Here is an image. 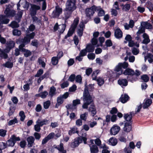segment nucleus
<instances>
[{
    "label": "nucleus",
    "instance_id": "obj_54",
    "mask_svg": "<svg viewBox=\"0 0 153 153\" xmlns=\"http://www.w3.org/2000/svg\"><path fill=\"white\" fill-rule=\"evenodd\" d=\"M3 65L6 67L10 68L13 67V64L11 62H7Z\"/></svg>",
    "mask_w": 153,
    "mask_h": 153
},
{
    "label": "nucleus",
    "instance_id": "obj_20",
    "mask_svg": "<svg viewBox=\"0 0 153 153\" xmlns=\"http://www.w3.org/2000/svg\"><path fill=\"white\" fill-rule=\"evenodd\" d=\"M114 35L115 37L118 39H120L123 37V33L120 28H117L114 31Z\"/></svg>",
    "mask_w": 153,
    "mask_h": 153
},
{
    "label": "nucleus",
    "instance_id": "obj_9",
    "mask_svg": "<svg viewBox=\"0 0 153 153\" xmlns=\"http://www.w3.org/2000/svg\"><path fill=\"white\" fill-rule=\"evenodd\" d=\"M66 27L65 24L59 25L56 23L54 26L53 29L55 31L58 30L60 34L62 33L64 31Z\"/></svg>",
    "mask_w": 153,
    "mask_h": 153
},
{
    "label": "nucleus",
    "instance_id": "obj_60",
    "mask_svg": "<svg viewBox=\"0 0 153 153\" xmlns=\"http://www.w3.org/2000/svg\"><path fill=\"white\" fill-rule=\"evenodd\" d=\"M88 115L87 112H85L83 114H81L80 116V119L85 121H86L87 119V117Z\"/></svg>",
    "mask_w": 153,
    "mask_h": 153
},
{
    "label": "nucleus",
    "instance_id": "obj_19",
    "mask_svg": "<svg viewBox=\"0 0 153 153\" xmlns=\"http://www.w3.org/2000/svg\"><path fill=\"white\" fill-rule=\"evenodd\" d=\"M135 114V113L134 112H132L130 113L129 114H125L124 117L125 119V120L126 121V122H127V123H129V122H131L132 123V121H131L132 115H134Z\"/></svg>",
    "mask_w": 153,
    "mask_h": 153
},
{
    "label": "nucleus",
    "instance_id": "obj_49",
    "mask_svg": "<svg viewBox=\"0 0 153 153\" xmlns=\"http://www.w3.org/2000/svg\"><path fill=\"white\" fill-rule=\"evenodd\" d=\"M19 115L20 117V120L21 121H23L26 117L24 111H20L19 113Z\"/></svg>",
    "mask_w": 153,
    "mask_h": 153
},
{
    "label": "nucleus",
    "instance_id": "obj_44",
    "mask_svg": "<svg viewBox=\"0 0 153 153\" xmlns=\"http://www.w3.org/2000/svg\"><path fill=\"white\" fill-rule=\"evenodd\" d=\"M75 29L71 27L68 32L67 35L65 36V38H67V36L69 37L71 36L75 30Z\"/></svg>",
    "mask_w": 153,
    "mask_h": 153
},
{
    "label": "nucleus",
    "instance_id": "obj_6",
    "mask_svg": "<svg viewBox=\"0 0 153 153\" xmlns=\"http://www.w3.org/2000/svg\"><path fill=\"white\" fill-rule=\"evenodd\" d=\"M76 0H67L65 8L67 10L74 11L76 9Z\"/></svg>",
    "mask_w": 153,
    "mask_h": 153
},
{
    "label": "nucleus",
    "instance_id": "obj_12",
    "mask_svg": "<svg viewBox=\"0 0 153 153\" xmlns=\"http://www.w3.org/2000/svg\"><path fill=\"white\" fill-rule=\"evenodd\" d=\"M30 14L31 16H35L36 14L37 11L40 9V7L34 4H31Z\"/></svg>",
    "mask_w": 153,
    "mask_h": 153
},
{
    "label": "nucleus",
    "instance_id": "obj_17",
    "mask_svg": "<svg viewBox=\"0 0 153 153\" xmlns=\"http://www.w3.org/2000/svg\"><path fill=\"white\" fill-rule=\"evenodd\" d=\"M54 147L58 150L59 153H66V151L64 149L63 144L62 143H60L59 145H54Z\"/></svg>",
    "mask_w": 153,
    "mask_h": 153
},
{
    "label": "nucleus",
    "instance_id": "obj_23",
    "mask_svg": "<svg viewBox=\"0 0 153 153\" xmlns=\"http://www.w3.org/2000/svg\"><path fill=\"white\" fill-rule=\"evenodd\" d=\"M131 124L132 123L131 122L125 123L123 128L124 131L127 132H129L131 129Z\"/></svg>",
    "mask_w": 153,
    "mask_h": 153
},
{
    "label": "nucleus",
    "instance_id": "obj_7",
    "mask_svg": "<svg viewBox=\"0 0 153 153\" xmlns=\"http://www.w3.org/2000/svg\"><path fill=\"white\" fill-rule=\"evenodd\" d=\"M62 8L58 6H56L55 7V10L52 12V16L53 18H58L59 16L62 13Z\"/></svg>",
    "mask_w": 153,
    "mask_h": 153
},
{
    "label": "nucleus",
    "instance_id": "obj_61",
    "mask_svg": "<svg viewBox=\"0 0 153 153\" xmlns=\"http://www.w3.org/2000/svg\"><path fill=\"white\" fill-rule=\"evenodd\" d=\"M141 79L144 82H148L149 79V77L146 75H143L142 76Z\"/></svg>",
    "mask_w": 153,
    "mask_h": 153
},
{
    "label": "nucleus",
    "instance_id": "obj_53",
    "mask_svg": "<svg viewBox=\"0 0 153 153\" xmlns=\"http://www.w3.org/2000/svg\"><path fill=\"white\" fill-rule=\"evenodd\" d=\"M99 70H97L94 71L92 75V77L93 80H96L97 79V76L99 72Z\"/></svg>",
    "mask_w": 153,
    "mask_h": 153
},
{
    "label": "nucleus",
    "instance_id": "obj_2",
    "mask_svg": "<svg viewBox=\"0 0 153 153\" xmlns=\"http://www.w3.org/2000/svg\"><path fill=\"white\" fill-rule=\"evenodd\" d=\"M83 97L84 103L82 106V108L84 109H87L88 105L91 103L93 100L92 97L88 94L86 88L83 92Z\"/></svg>",
    "mask_w": 153,
    "mask_h": 153
},
{
    "label": "nucleus",
    "instance_id": "obj_21",
    "mask_svg": "<svg viewBox=\"0 0 153 153\" xmlns=\"http://www.w3.org/2000/svg\"><path fill=\"white\" fill-rule=\"evenodd\" d=\"M8 103L10 105L8 115L9 116H10L13 114L16 109V106L14 104L12 103L11 101H9Z\"/></svg>",
    "mask_w": 153,
    "mask_h": 153
},
{
    "label": "nucleus",
    "instance_id": "obj_1",
    "mask_svg": "<svg viewBox=\"0 0 153 153\" xmlns=\"http://www.w3.org/2000/svg\"><path fill=\"white\" fill-rule=\"evenodd\" d=\"M128 66V63L126 62L119 63L114 68V72L111 70L107 72L108 74L109 73L111 74L108 75V77H111L113 76L118 77L123 73L122 68L126 69L127 68Z\"/></svg>",
    "mask_w": 153,
    "mask_h": 153
},
{
    "label": "nucleus",
    "instance_id": "obj_11",
    "mask_svg": "<svg viewBox=\"0 0 153 153\" xmlns=\"http://www.w3.org/2000/svg\"><path fill=\"white\" fill-rule=\"evenodd\" d=\"M9 21L10 19L6 18L5 15H0V31L3 27L2 25L8 24Z\"/></svg>",
    "mask_w": 153,
    "mask_h": 153
},
{
    "label": "nucleus",
    "instance_id": "obj_36",
    "mask_svg": "<svg viewBox=\"0 0 153 153\" xmlns=\"http://www.w3.org/2000/svg\"><path fill=\"white\" fill-rule=\"evenodd\" d=\"M109 144L113 146L116 145L117 143V140L115 138L111 137L108 141Z\"/></svg>",
    "mask_w": 153,
    "mask_h": 153
},
{
    "label": "nucleus",
    "instance_id": "obj_34",
    "mask_svg": "<svg viewBox=\"0 0 153 153\" xmlns=\"http://www.w3.org/2000/svg\"><path fill=\"white\" fill-rule=\"evenodd\" d=\"M23 10H20L18 11V13L17 14L16 16V19L18 21V22H20L21 18L22 17L23 13Z\"/></svg>",
    "mask_w": 153,
    "mask_h": 153
},
{
    "label": "nucleus",
    "instance_id": "obj_50",
    "mask_svg": "<svg viewBox=\"0 0 153 153\" xmlns=\"http://www.w3.org/2000/svg\"><path fill=\"white\" fill-rule=\"evenodd\" d=\"M18 122V121L17 118L15 117L13 119L10 120L8 122V126H10L16 123H17Z\"/></svg>",
    "mask_w": 153,
    "mask_h": 153
},
{
    "label": "nucleus",
    "instance_id": "obj_63",
    "mask_svg": "<svg viewBox=\"0 0 153 153\" xmlns=\"http://www.w3.org/2000/svg\"><path fill=\"white\" fill-rule=\"evenodd\" d=\"M87 56L89 59L93 60L94 59L95 57V55L93 53H89L88 54Z\"/></svg>",
    "mask_w": 153,
    "mask_h": 153
},
{
    "label": "nucleus",
    "instance_id": "obj_14",
    "mask_svg": "<svg viewBox=\"0 0 153 153\" xmlns=\"http://www.w3.org/2000/svg\"><path fill=\"white\" fill-rule=\"evenodd\" d=\"M120 127L118 126L114 125L111 128L110 130V134L111 135H115L119 132Z\"/></svg>",
    "mask_w": 153,
    "mask_h": 153
},
{
    "label": "nucleus",
    "instance_id": "obj_58",
    "mask_svg": "<svg viewBox=\"0 0 153 153\" xmlns=\"http://www.w3.org/2000/svg\"><path fill=\"white\" fill-rule=\"evenodd\" d=\"M43 72L42 69H40L37 71L36 74L35 75V77H39L43 74Z\"/></svg>",
    "mask_w": 153,
    "mask_h": 153
},
{
    "label": "nucleus",
    "instance_id": "obj_46",
    "mask_svg": "<svg viewBox=\"0 0 153 153\" xmlns=\"http://www.w3.org/2000/svg\"><path fill=\"white\" fill-rule=\"evenodd\" d=\"M59 59L56 56L53 57L51 59V63L53 65H56L58 62Z\"/></svg>",
    "mask_w": 153,
    "mask_h": 153
},
{
    "label": "nucleus",
    "instance_id": "obj_52",
    "mask_svg": "<svg viewBox=\"0 0 153 153\" xmlns=\"http://www.w3.org/2000/svg\"><path fill=\"white\" fill-rule=\"evenodd\" d=\"M132 39V38L130 35L127 34L125 38V41H124V42L125 43H127V42H129Z\"/></svg>",
    "mask_w": 153,
    "mask_h": 153
},
{
    "label": "nucleus",
    "instance_id": "obj_30",
    "mask_svg": "<svg viewBox=\"0 0 153 153\" xmlns=\"http://www.w3.org/2000/svg\"><path fill=\"white\" fill-rule=\"evenodd\" d=\"M49 121L46 119H44L42 120L38 119L36 122V124H39L40 126H42L44 125H46L48 123Z\"/></svg>",
    "mask_w": 153,
    "mask_h": 153
},
{
    "label": "nucleus",
    "instance_id": "obj_64",
    "mask_svg": "<svg viewBox=\"0 0 153 153\" xmlns=\"http://www.w3.org/2000/svg\"><path fill=\"white\" fill-rule=\"evenodd\" d=\"M145 32V29L143 27H140L136 34L137 35H139L140 34L143 33Z\"/></svg>",
    "mask_w": 153,
    "mask_h": 153
},
{
    "label": "nucleus",
    "instance_id": "obj_42",
    "mask_svg": "<svg viewBox=\"0 0 153 153\" xmlns=\"http://www.w3.org/2000/svg\"><path fill=\"white\" fill-rule=\"evenodd\" d=\"M48 94V92L46 91H44L40 93L39 94H37V95H39V97H40L44 99L46 97Z\"/></svg>",
    "mask_w": 153,
    "mask_h": 153
},
{
    "label": "nucleus",
    "instance_id": "obj_22",
    "mask_svg": "<svg viewBox=\"0 0 153 153\" xmlns=\"http://www.w3.org/2000/svg\"><path fill=\"white\" fill-rule=\"evenodd\" d=\"M95 11H98V15L99 16H102L105 15V11L100 7L95 6Z\"/></svg>",
    "mask_w": 153,
    "mask_h": 153
},
{
    "label": "nucleus",
    "instance_id": "obj_16",
    "mask_svg": "<svg viewBox=\"0 0 153 153\" xmlns=\"http://www.w3.org/2000/svg\"><path fill=\"white\" fill-rule=\"evenodd\" d=\"M74 11L67 10L65 8L64 13V17L63 18V19L65 20V22L66 23L67 20L71 16L72 13Z\"/></svg>",
    "mask_w": 153,
    "mask_h": 153
},
{
    "label": "nucleus",
    "instance_id": "obj_37",
    "mask_svg": "<svg viewBox=\"0 0 153 153\" xmlns=\"http://www.w3.org/2000/svg\"><path fill=\"white\" fill-rule=\"evenodd\" d=\"M143 27L146 29H152V25L147 22H144L142 24Z\"/></svg>",
    "mask_w": 153,
    "mask_h": 153
},
{
    "label": "nucleus",
    "instance_id": "obj_45",
    "mask_svg": "<svg viewBox=\"0 0 153 153\" xmlns=\"http://www.w3.org/2000/svg\"><path fill=\"white\" fill-rule=\"evenodd\" d=\"M12 28H17L19 27V25L17 22L15 21H12L11 23L9 25Z\"/></svg>",
    "mask_w": 153,
    "mask_h": 153
},
{
    "label": "nucleus",
    "instance_id": "obj_39",
    "mask_svg": "<svg viewBox=\"0 0 153 153\" xmlns=\"http://www.w3.org/2000/svg\"><path fill=\"white\" fill-rule=\"evenodd\" d=\"M56 88L54 86H52L50 88L49 94L51 97H52L56 94Z\"/></svg>",
    "mask_w": 153,
    "mask_h": 153
},
{
    "label": "nucleus",
    "instance_id": "obj_28",
    "mask_svg": "<svg viewBox=\"0 0 153 153\" xmlns=\"http://www.w3.org/2000/svg\"><path fill=\"white\" fill-rule=\"evenodd\" d=\"M88 111L91 112V115L92 117L94 116L96 114V110L94 105V104H92L90 105Z\"/></svg>",
    "mask_w": 153,
    "mask_h": 153
},
{
    "label": "nucleus",
    "instance_id": "obj_29",
    "mask_svg": "<svg viewBox=\"0 0 153 153\" xmlns=\"http://www.w3.org/2000/svg\"><path fill=\"white\" fill-rule=\"evenodd\" d=\"M152 103V100L151 99H147L144 101L143 103V108H146L149 107Z\"/></svg>",
    "mask_w": 153,
    "mask_h": 153
},
{
    "label": "nucleus",
    "instance_id": "obj_56",
    "mask_svg": "<svg viewBox=\"0 0 153 153\" xmlns=\"http://www.w3.org/2000/svg\"><path fill=\"white\" fill-rule=\"evenodd\" d=\"M51 105V102L49 100H48L44 102L43 104L44 108L45 109H48Z\"/></svg>",
    "mask_w": 153,
    "mask_h": 153
},
{
    "label": "nucleus",
    "instance_id": "obj_31",
    "mask_svg": "<svg viewBox=\"0 0 153 153\" xmlns=\"http://www.w3.org/2000/svg\"><path fill=\"white\" fill-rule=\"evenodd\" d=\"M70 130L68 131V134L70 136L71 135L73 134L77 133L78 134L79 131L77 130V128L76 126H74L72 128H70Z\"/></svg>",
    "mask_w": 153,
    "mask_h": 153
},
{
    "label": "nucleus",
    "instance_id": "obj_10",
    "mask_svg": "<svg viewBox=\"0 0 153 153\" xmlns=\"http://www.w3.org/2000/svg\"><path fill=\"white\" fill-rule=\"evenodd\" d=\"M20 140V138L19 137H16L13 135L8 140L7 143V146H13L17 141Z\"/></svg>",
    "mask_w": 153,
    "mask_h": 153
},
{
    "label": "nucleus",
    "instance_id": "obj_4",
    "mask_svg": "<svg viewBox=\"0 0 153 153\" xmlns=\"http://www.w3.org/2000/svg\"><path fill=\"white\" fill-rule=\"evenodd\" d=\"M95 6L94 5L90 8H87L85 9V13L87 21H83L85 23H86L93 16L95 11Z\"/></svg>",
    "mask_w": 153,
    "mask_h": 153
},
{
    "label": "nucleus",
    "instance_id": "obj_47",
    "mask_svg": "<svg viewBox=\"0 0 153 153\" xmlns=\"http://www.w3.org/2000/svg\"><path fill=\"white\" fill-rule=\"evenodd\" d=\"M121 7H123V10L125 11H128L130 8V5L129 4H126L124 5L122 4Z\"/></svg>",
    "mask_w": 153,
    "mask_h": 153
},
{
    "label": "nucleus",
    "instance_id": "obj_57",
    "mask_svg": "<svg viewBox=\"0 0 153 153\" xmlns=\"http://www.w3.org/2000/svg\"><path fill=\"white\" fill-rule=\"evenodd\" d=\"M97 83L100 86L102 85L104 83V81L103 79L101 78H98L97 79Z\"/></svg>",
    "mask_w": 153,
    "mask_h": 153
},
{
    "label": "nucleus",
    "instance_id": "obj_48",
    "mask_svg": "<svg viewBox=\"0 0 153 153\" xmlns=\"http://www.w3.org/2000/svg\"><path fill=\"white\" fill-rule=\"evenodd\" d=\"M100 148L103 149L102 153H110V151L108 150V147H107L105 145L103 146H100Z\"/></svg>",
    "mask_w": 153,
    "mask_h": 153
},
{
    "label": "nucleus",
    "instance_id": "obj_59",
    "mask_svg": "<svg viewBox=\"0 0 153 153\" xmlns=\"http://www.w3.org/2000/svg\"><path fill=\"white\" fill-rule=\"evenodd\" d=\"M35 137V139L39 140L41 138V134L38 132H35L33 134Z\"/></svg>",
    "mask_w": 153,
    "mask_h": 153
},
{
    "label": "nucleus",
    "instance_id": "obj_38",
    "mask_svg": "<svg viewBox=\"0 0 153 153\" xmlns=\"http://www.w3.org/2000/svg\"><path fill=\"white\" fill-rule=\"evenodd\" d=\"M128 45L130 47L136 46L137 48L139 46V43L137 42H135L133 41L132 40L128 42Z\"/></svg>",
    "mask_w": 153,
    "mask_h": 153
},
{
    "label": "nucleus",
    "instance_id": "obj_15",
    "mask_svg": "<svg viewBox=\"0 0 153 153\" xmlns=\"http://www.w3.org/2000/svg\"><path fill=\"white\" fill-rule=\"evenodd\" d=\"M84 27L85 25L84 23L83 22H81L77 30V33L80 37H81L82 35L83 28Z\"/></svg>",
    "mask_w": 153,
    "mask_h": 153
},
{
    "label": "nucleus",
    "instance_id": "obj_18",
    "mask_svg": "<svg viewBox=\"0 0 153 153\" xmlns=\"http://www.w3.org/2000/svg\"><path fill=\"white\" fill-rule=\"evenodd\" d=\"M35 138L33 137L30 136L28 137L27 139V146L28 147H31L34 145Z\"/></svg>",
    "mask_w": 153,
    "mask_h": 153
},
{
    "label": "nucleus",
    "instance_id": "obj_40",
    "mask_svg": "<svg viewBox=\"0 0 153 153\" xmlns=\"http://www.w3.org/2000/svg\"><path fill=\"white\" fill-rule=\"evenodd\" d=\"M30 39L26 35V36L24 38L21 40L22 43H23L25 45L28 44L30 42Z\"/></svg>",
    "mask_w": 153,
    "mask_h": 153
},
{
    "label": "nucleus",
    "instance_id": "obj_24",
    "mask_svg": "<svg viewBox=\"0 0 153 153\" xmlns=\"http://www.w3.org/2000/svg\"><path fill=\"white\" fill-rule=\"evenodd\" d=\"M143 37L144 39L142 42L143 44L147 45L150 42L149 36L147 33H144L143 35Z\"/></svg>",
    "mask_w": 153,
    "mask_h": 153
},
{
    "label": "nucleus",
    "instance_id": "obj_33",
    "mask_svg": "<svg viewBox=\"0 0 153 153\" xmlns=\"http://www.w3.org/2000/svg\"><path fill=\"white\" fill-rule=\"evenodd\" d=\"M6 53V52L4 50V49L2 50L0 48V59L3 58L6 59L7 58L8 55Z\"/></svg>",
    "mask_w": 153,
    "mask_h": 153
},
{
    "label": "nucleus",
    "instance_id": "obj_5",
    "mask_svg": "<svg viewBox=\"0 0 153 153\" xmlns=\"http://www.w3.org/2000/svg\"><path fill=\"white\" fill-rule=\"evenodd\" d=\"M87 138L85 137H81L76 138L74 140V141L71 144V146L72 148H74L78 146L79 144L83 141L84 144H86Z\"/></svg>",
    "mask_w": 153,
    "mask_h": 153
},
{
    "label": "nucleus",
    "instance_id": "obj_26",
    "mask_svg": "<svg viewBox=\"0 0 153 153\" xmlns=\"http://www.w3.org/2000/svg\"><path fill=\"white\" fill-rule=\"evenodd\" d=\"M118 83L122 87H125L128 85V82L126 79H119L118 81Z\"/></svg>",
    "mask_w": 153,
    "mask_h": 153
},
{
    "label": "nucleus",
    "instance_id": "obj_55",
    "mask_svg": "<svg viewBox=\"0 0 153 153\" xmlns=\"http://www.w3.org/2000/svg\"><path fill=\"white\" fill-rule=\"evenodd\" d=\"M38 62L39 65H41L43 68H45V63L42 59L40 57L38 59Z\"/></svg>",
    "mask_w": 153,
    "mask_h": 153
},
{
    "label": "nucleus",
    "instance_id": "obj_43",
    "mask_svg": "<svg viewBox=\"0 0 153 153\" xmlns=\"http://www.w3.org/2000/svg\"><path fill=\"white\" fill-rule=\"evenodd\" d=\"M146 6L150 11L153 10V4L150 1H147L146 3Z\"/></svg>",
    "mask_w": 153,
    "mask_h": 153
},
{
    "label": "nucleus",
    "instance_id": "obj_41",
    "mask_svg": "<svg viewBox=\"0 0 153 153\" xmlns=\"http://www.w3.org/2000/svg\"><path fill=\"white\" fill-rule=\"evenodd\" d=\"M126 133H123L120 136L119 138V140L121 142L125 143L126 141Z\"/></svg>",
    "mask_w": 153,
    "mask_h": 153
},
{
    "label": "nucleus",
    "instance_id": "obj_13",
    "mask_svg": "<svg viewBox=\"0 0 153 153\" xmlns=\"http://www.w3.org/2000/svg\"><path fill=\"white\" fill-rule=\"evenodd\" d=\"M6 17H13L16 14V11L10 9L8 7H7L4 11Z\"/></svg>",
    "mask_w": 153,
    "mask_h": 153
},
{
    "label": "nucleus",
    "instance_id": "obj_51",
    "mask_svg": "<svg viewBox=\"0 0 153 153\" xmlns=\"http://www.w3.org/2000/svg\"><path fill=\"white\" fill-rule=\"evenodd\" d=\"M79 18H78L75 19L74 21L73 24L72 25L71 27L76 29L79 23Z\"/></svg>",
    "mask_w": 153,
    "mask_h": 153
},
{
    "label": "nucleus",
    "instance_id": "obj_62",
    "mask_svg": "<svg viewBox=\"0 0 153 153\" xmlns=\"http://www.w3.org/2000/svg\"><path fill=\"white\" fill-rule=\"evenodd\" d=\"M87 51L86 49H85L83 50H82L79 53V55L82 56H84L86 55Z\"/></svg>",
    "mask_w": 153,
    "mask_h": 153
},
{
    "label": "nucleus",
    "instance_id": "obj_3",
    "mask_svg": "<svg viewBox=\"0 0 153 153\" xmlns=\"http://www.w3.org/2000/svg\"><path fill=\"white\" fill-rule=\"evenodd\" d=\"M135 72L134 70L130 68H127L123 72V74L125 75H128L127 79L128 80L131 82H133L136 81L137 79V77H134L133 75L134 74Z\"/></svg>",
    "mask_w": 153,
    "mask_h": 153
},
{
    "label": "nucleus",
    "instance_id": "obj_8",
    "mask_svg": "<svg viewBox=\"0 0 153 153\" xmlns=\"http://www.w3.org/2000/svg\"><path fill=\"white\" fill-rule=\"evenodd\" d=\"M5 44L6 45V48L4 49V50L6 53H8L12 48L14 47L15 43L13 41L9 40L6 41Z\"/></svg>",
    "mask_w": 153,
    "mask_h": 153
},
{
    "label": "nucleus",
    "instance_id": "obj_32",
    "mask_svg": "<svg viewBox=\"0 0 153 153\" xmlns=\"http://www.w3.org/2000/svg\"><path fill=\"white\" fill-rule=\"evenodd\" d=\"M129 97L126 94H125L121 95L120 98V101L123 103H125L128 100Z\"/></svg>",
    "mask_w": 153,
    "mask_h": 153
},
{
    "label": "nucleus",
    "instance_id": "obj_35",
    "mask_svg": "<svg viewBox=\"0 0 153 153\" xmlns=\"http://www.w3.org/2000/svg\"><path fill=\"white\" fill-rule=\"evenodd\" d=\"M87 52H92L94 50V47L91 44H88L87 45L86 48Z\"/></svg>",
    "mask_w": 153,
    "mask_h": 153
},
{
    "label": "nucleus",
    "instance_id": "obj_27",
    "mask_svg": "<svg viewBox=\"0 0 153 153\" xmlns=\"http://www.w3.org/2000/svg\"><path fill=\"white\" fill-rule=\"evenodd\" d=\"M147 60H148L149 63H152L153 62V55L150 53H147L144 57V60L145 62Z\"/></svg>",
    "mask_w": 153,
    "mask_h": 153
},
{
    "label": "nucleus",
    "instance_id": "obj_25",
    "mask_svg": "<svg viewBox=\"0 0 153 153\" xmlns=\"http://www.w3.org/2000/svg\"><path fill=\"white\" fill-rule=\"evenodd\" d=\"M91 153H98L99 152L98 147L95 145H89Z\"/></svg>",
    "mask_w": 153,
    "mask_h": 153
}]
</instances>
